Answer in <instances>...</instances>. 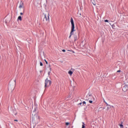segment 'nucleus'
Returning a JSON list of instances; mask_svg holds the SVG:
<instances>
[{
	"label": "nucleus",
	"mask_w": 128,
	"mask_h": 128,
	"mask_svg": "<svg viewBox=\"0 0 128 128\" xmlns=\"http://www.w3.org/2000/svg\"><path fill=\"white\" fill-rule=\"evenodd\" d=\"M70 22L72 26L69 38H72V36L74 34V32H76V30H74V19L72 18H71Z\"/></svg>",
	"instance_id": "nucleus-1"
},
{
	"label": "nucleus",
	"mask_w": 128,
	"mask_h": 128,
	"mask_svg": "<svg viewBox=\"0 0 128 128\" xmlns=\"http://www.w3.org/2000/svg\"><path fill=\"white\" fill-rule=\"evenodd\" d=\"M43 22L45 24H48L50 22V14H48V15L45 14L44 18L43 20Z\"/></svg>",
	"instance_id": "nucleus-2"
},
{
	"label": "nucleus",
	"mask_w": 128,
	"mask_h": 128,
	"mask_svg": "<svg viewBox=\"0 0 128 128\" xmlns=\"http://www.w3.org/2000/svg\"><path fill=\"white\" fill-rule=\"evenodd\" d=\"M52 84V81L50 80H48L47 78L45 80L44 82V88H50Z\"/></svg>",
	"instance_id": "nucleus-3"
},
{
	"label": "nucleus",
	"mask_w": 128,
	"mask_h": 128,
	"mask_svg": "<svg viewBox=\"0 0 128 128\" xmlns=\"http://www.w3.org/2000/svg\"><path fill=\"white\" fill-rule=\"evenodd\" d=\"M24 6V2H22V1H20V6H19V8H22Z\"/></svg>",
	"instance_id": "nucleus-4"
},
{
	"label": "nucleus",
	"mask_w": 128,
	"mask_h": 128,
	"mask_svg": "<svg viewBox=\"0 0 128 128\" xmlns=\"http://www.w3.org/2000/svg\"><path fill=\"white\" fill-rule=\"evenodd\" d=\"M74 42H76V40H78V36L76 34H74Z\"/></svg>",
	"instance_id": "nucleus-5"
},
{
	"label": "nucleus",
	"mask_w": 128,
	"mask_h": 128,
	"mask_svg": "<svg viewBox=\"0 0 128 128\" xmlns=\"http://www.w3.org/2000/svg\"><path fill=\"white\" fill-rule=\"evenodd\" d=\"M86 98H88V100H90V98H92V96L90 94H88L86 95Z\"/></svg>",
	"instance_id": "nucleus-6"
},
{
	"label": "nucleus",
	"mask_w": 128,
	"mask_h": 128,
	"mask_svg": "<svg viewBox=\"0 0 128 128\" xmlns=\"http://www.w3.org/2000/svg\"><path fill=\"white\" fill-rule=\"evenodd\" d=\"M68 74H70V76H72V71L70 70V71L68 72Z\"/></svg>",
	"instance_id": "nucleus-7"
},
{
	"label": "nucleus",
	"mask_w": 128,
	"mask_h": 128,
	"mask_svg": "<svg viewBox=\"0 0 128 128\" xmlns=\"http://www.w3.org/2000/svg\"><path fill=\"white\" fill-rule=\"evenodd\" d=\"M126 88V90H128V86H124L122 88L124 92V88Z\"/></svg>",
	"instance_id": "nucleus-8"
},
{
	"label": "nucleus",
	"mask_w": 128,
	"mask_h": 128,
	"mask_svg": "<svg viewBox=\"0 0 128 128\" xmlns=\"http://www.w3.org/2000/svg\"><path fill=\"white\" fill-rule=\"evenodd\" d=\"M18 20H22V16H19L18 17Z\"/></svg>",
	"instance_id": "nucleus-9"
},
{
	"label": "nucleus",
	"mask_w": 128,
	"mask_h": 128,
	"mask_svg": "<svg viewBox=\"0 0 128 128\" xmlns=\"http://www.w3.org/2000/svg\"><path fill=\"white\" fill-rule=\"evenodd\" d=\"M50 71L48 72V76H50V72H52V68L50 67Z\"/></svg>",
	"instance_id": "nucleus-10"
},
{
	"label": "nucleus",
	"mask_w": 128,
	"mask_h": 128,
	"mask_svg": "<svg viewBox=\"0 0 128 128\" xmlns=\"http://www.w3.org/2000/svg\"><path fill=\"white\" fill-rule=\"evenodd\" d=\"M83 124L82 125V128H86V126H84L85 124L84 122H82Z\"/></svg>",
	"instance_id": "nucleus-11"
},
{
	"label": "nucleus",
	"mask_w": 128,
	"mask_h": 128,
	"mask_svg": "<svg viewBox=\"0 0 128 128\" xmlns=\"http://www.w3.org/2000/svg\"><path fill=\"white\" fill-rule=\"evenodd\" d=\"M68 52H72L73 54H74V51L72 50H68Z\"/></svg>",
	"instance_id": "nucleus-12"
},
{
	"label": "nucleus",
	"mask_w": 128,
	"mask_h": 128,
	"mask_svg": "<svg viewBox=\"0 0 128 128\" xmlns=\"http://www.w3.org/2000/svg\"><path fill=\"white\" fill-rule=\"evenodd\" d=\"M120 126L121 128H124V125H122V124H120Z\"/></svg>",
	"instance_id": "nucleus-13"
},
{
	"label": "nucleus",
	"mask_w": 128,
	"mask_h": 128,
	"mask_svg": "<svg viewBox=\"0 0 128 128\" xmlns=\"http://www.w3.org/2000/svg\"><path fill=\"white\" fill-rule=\"evenodd\" d=\"M40 66H44V64H42V62H40Z\"/></svg>",
	"instance_id": "nucleus-14"
},
{
	"label": "nucleus",
	"mask_w": 128,
	"mask_h": 128,
	"mask_svg": "<svg viewBox=\"0 0 128 128\" xmlns=\"http://www.w3.org/2000/svg\"><path fill=\"white\" fill-rule=\"evenodd\" d=\"M89 102H90V104H92V100H90Z\"/></svg>",
	"instance_id": "nucleus-15"
},
{
	"label": "nucleus",
	"mask_w": 128,
	"mask_h": 128,
	"mask_svg": "<svg viewBox=\"0 0 128 128\" xmlns=\"http://www.w3.org/2000/svg\"><path fill=\"white\" fill-rule=\"evenodd\" d=\"M104 22H108V20H104Z\"/></svg>",
	"instance_id": "nucleus-16"
},
{
	"label": "nucleus",
	"mask_w": 128,
	"mask_h": 128,
	"mask_svg": "<svg viewBox=\"0 0 128 128\" xmlns=\"http://www.w3.org/2000/svg\"><path fill=\"white\" fill-rule=\"evenodd\" d=\"M110 107H107L106 110H110Z\"/></svg>",
	"instance_id": "nucleus-17"
},
{
	"label": "nucleus",
	"mask_w": 128,
	"mask_h": 128,
	"mask_svg": "<svg viewBox=\"0 0 128 128\" xmlns=\"http://www.w3.org/2000/svg\"><path fill=\"white\" fill-rule=\"evenodd\" d=\"M66 126H68V124H70V123L67 122H66Z\"/></svg>",
	"instance_id": "nucleus-18"
},
{
	"label": "nucleus",
	"mask_w": 128,
	"mask_h": 128,
	"mask_svg": "<svg viewBox=\"0 0 128 128\" xmlns=\"http://www.w3.org/2000/svg\"><path fill=\"white\" fill-rule=\"evenodd\" d=\"M44 61L46 62V64H48V61H46V60H44Z\"/></svg>",
	"instance_id": "nucleus-19"
},
{
	"label": "nucleus",
	"mask_w": 128,
	"mask_h": 128,
	"mask_svg": "<svg viewBox=\"0 0 128 128\" xmlns=\"http://www.w3.org/2000/svg\"><path fill=\"white\" fill-rule=\"evenodd\" d=\"M86 104V102L85 101H84V102H82V104Z\"/></svg>",
	"instance_id": "nucleus-20"
},
{
	"label": "nucleus",
	"mask_w": 128,
	"mask_h": 128,
	"mask_svg": "<svg viewBox=\"0 0 128 128\" xmlns=\"http://www.w3.org/2000/svg\"><path fill=\"white\" fill-rule=\"evenodd\" d=\"M62 52H66V50H62Z\"/></svg>",
	"instance_id": "nucleus-21"
},
{
	"label": "nucleus",
	"mask_w": 128,
	"mask_h": 128,
	"mask_svg": "<svg viewBox=\"0 0 128 128\" xmlns=\"http://www.w3.org/2000/svg\"><path fill=\"white\" fill-rule=\"evenodd\" d=\"M11 88V85L10 84V85L8 86V88Z\"/></svg>",
	"instance_id": "nucleus-22"
},
{
	"label": "nucleus",
	"mask_w": 128,
	"mask_h": 128,
	"mask_svg": "<svg viewBox=\"0 0 128 128\" xmlns=\"http://www.w3.org/2000/svg\"><path fill=\"white\" fill-rule=\"evenodd\" d=\"M104 102H105V104H106V106H108V103H107L106 102L104 101Z\"/></svg>",
	"instance_id": "nucleus-23"
},
{
	"label": "nucleus",
	"mask_w": 128,
	"mask_h": 128,
	"mask_svg": "<svg viewBox=\"0 0 128 128\" xmlns=\"http://www.w3.org/2000/svg\"><path fill=\"white\" fill-rule=\"evenodd\" d=\"M78 104H80V106H82V102H80Z\"/></svg>",
	"instance_id": "nucleus-24"
},
{
	"label": "nucleus",
	"mask_w": 128,
	"mask_h": 128,
	"mask_svg": "<svg viewBox=\"0 0 128 128\" xmlns=\"http://www.w3.org/2000/svg\"><path fill=\"white\" fill-rule=\"evenodd\" d=\"M20 14L21 16H22V14H24V13L20 12Z\"/></svg>",
	"instance_id": "nucleus-25"
},
{
	"label": "nucleus",
	"mask_w": 128,
	"mask_h": 128,
	"mask_svg": "<svg viewBox=\"0 0 128 128\" xmlns=\"http://www.w3.org/2000/svg\"><path fill=\"white\" fill-rule=\"evenodd\" d=\"M117 72H120V70H118V71H117Z\"/></svg>",
	"instance_id": "nucleus-26"
},
{
	"label": "nucleus",
	"mask_w": 128,
	"mask_h": 128,
	"mask_svg": "<svg viewBox=\"0 0 128 128\" xmlns=\"http://www.w3.org/2000/svg\"><path fill=\"white\" fill-rule=\"evenodd\" d=\"M14 120V122H18V120Z\"/></svg>",
	"instance_id": "nucleus-27"
},
{
	"label": "nucleus",
	"mask_w": 128,
	"mask_h": 128,
	"mask_svg": "<svg viewBox=\"0 0 128 128\" xmlns=\"http://www.w3.org/2000/svg\"><path fill=\"white\" fill-rule=\"evenodd\" d=\"M14 84H16V80H14Z\"/></svg>",
	"instance_id": "nucleus-28"
},
{
	"label": "nucleus",
	"mask_w": 128,
	"mask_h": 128,
	"mask_svg": "<svg viewBox=\"0 0 128 128\" xmlns=\"http://www.w3.org/2000/svg\"><path fill=\"white\" fill-rule=\"evenodd\" d=\"M12 88H13V90H14V86H13Z\"/></svg>",
	"instance_id": "nucleus-29"
},
{
	"label": "nucleus",
	"mask_w": 128,
	"mask_h": 128,
	"mask_svg": "<svg viewBox=\"0 0 128 128\" xmlns=\"http://www.w3.org/2000/svg\"><path fill=\"white\" fill-rule=\"evenodd\" d=\"M42 70L40 71V74H42Z\"/></svg>",
	"instance_id": "nucleus-30"
},
{
	"label": "nucleus",
	"mask_w": 128,
	"mask_h": 128,
	"mask_svg": "<svg viewBox=\"0 0 128 128\" xmlns=\"http://www.w3.org/2000/svg\"><path fill=\"white\" fill-rule=\"evenodd\" d=\"M16 114H15V116H16Z\"/></svg>",
	"instance_id": "nucleus-31"
},
{
	"label": "nucleus",
	"mask_w": 128,
	"mask_h": 128,
	"mask_svg": "<svg viewBox=\"0 0 128 128\" xmlns=\"http://www.w3.org/2000/svg\"><path fill=\"white\" fill-rule=\"evenodd\" d=\"M82 14H80V16Z\"/></svg>",
	"instance_id": "nucleus-32"
}]
</instances>
